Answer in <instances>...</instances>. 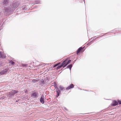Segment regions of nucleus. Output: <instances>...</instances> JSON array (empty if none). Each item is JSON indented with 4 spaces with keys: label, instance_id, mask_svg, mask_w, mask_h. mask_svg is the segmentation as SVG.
Returning a JSON list of instances; mask_svg holds the SVG:
<instances>
[{
    "label": "nucleus",
    "instance_id": "nucleus-20",
    "mask_svg": "<svg viewBox=\"0 0 121 121\" xmlns=\"http://www.w3.org/2000/svg\"><path fill=\"white\" fill-rule=\"evenodd\" d=\"M59 87L60 88V90H63L64 88L62 86H60Z\"/></svg>",
    "mask_w": 121,
    "mask_h": 121
},
{
    "label": "nucleus",
    "instance_id": "nucleus-17",
    "mask_svg": "<svg viewBox=\"0 0 121 121\" xmlns=\"http://www.w3.org/2000/svg\"><path fill=\"white\" fill-rule=\"evenodd\" d=\"M95 37H92L90 39H89L90 40H92L91 41V42H92V41H93L94 40H95L96 39L98 38V37H96L95 39H94V38H95Z\"/></svg>",
    "mask_w": 121,
    "mask_h": 121
},
{
    "label": "nucleus",
    "instance_id": "nucleus-18",
    "mask_svg": "<svg viewBox=\"0 0 121 121\" xmlns=\"http://www.w3.org/2000/svg\"><path fill=\"white\" fill-rule=\"evenodd\" d=\"M44 65L42 64H39L38 65V68H39V67H40H40H42Z\"/></svg>",
    "mask_w": 121,
    "mask_h": 121
},
{
    "label": "nucleus",
    "instance_id": "nucleus-8",
    "mask_svg": "<svg viewBox=\"0 0 121 121\" xmlns=\"http://www.w3.org/2000/svg\"><path fill=\"white\" fill-rule=\"evenodd\" d=\"M118 104V103L115 100L113 101L112 104V105L113 106H115L117 105Z\"/></svg>",
    "mask_w": 121,
    "mask_h": 121
},
{
    "label": "nucleus",
    "instance_id": "nucleus-9",
    "mask_svg": "<svg viewBox=\"0 0 121 121\" xmlns=\"http://www.w3.org/2000/svg\"><path fill=\"white\" fill-rule=\"evenodd\" d=\"M65 61L64 62H63L62 64H61V65L60 66H58L56 68V69L57 70H58L61 67H63V66H64V63L65 62Z\"/></svg>",
    "mask_w": 121,
    "mask_h": 121
},
{
    "label": "nucleus",
    "instance_id": "nucleus-19",
    "mask_svg": "<svg viewBox=\"0 0 121 121\" xmlns=\"http://www.w3.org/2000/svg\"><path fill=\"white\" fill-rule=\"evenodd\" d=\"M60 64V63H58L57 64H55V65H54L53 66V67L54 68V67H56V66H58V65Z\"/></svg>",
    "mask_w": 121,
    "mask_h": 121
},
{
    "label": "nucleus",
    "instance_id": "nucleus-12",
    "mask_svg": "<svg viewBox=\"0 0 121 121\" xmlns=\"http://www.w3.org/2000/svg\"><path fill=\"white\" fill-rule=\"evenodd\" d=\"M18 92V91L17 90L12 91L11 92L13 96H14V95L15 93H17Z\"/></svg>",
    "mask_w": 121,
    "mask_h": 121
},
{
    "label": "nucleus",
    "instance_id": "nucleus-6",
    "mask_svg": "<svg viewBox=\"0 0 121 121\" xmlns=\"http://www.w3.org/2000/svg\"><path fill=\"white\" fill-rule=\"evenodd\" d=\"M6 56L3 54V52H0V57L2 58H5Z\"/></svg>",
    "mask_w": 121,
    "mask_h": 121
},
{
    "label": "nucleus",
    "instance_id": "nucleus-21",
    "mask_svg": "<svg viewBox=\"0 0 121 121\" xmlns=\"http://www.w3.org/2000/svg\"><path fill=\"white\" fill-rule=\"evenodd\" d=\"M38 81V80L36 79H33L32 80V81L33 82H37Z\"/></svg>",
    "mask_w": 121,
    "mask_h": 121
},
{
    "label": "nucleus",
    "instance_id": "nucleus-27",
    "mask_svg": "<svg viewBox=\"0 0 121 121\" xmlns=\"http://www.w3.org/2000/svg\"><path fill=\"white\" fill-rule=\"evenodd\" d=\"M16 102H17V101H16Z\"/></svg>",
    "mask_w": 121,
    "mask_h": 121
},
{
    "label": "nucleus",
    "instance_id": "nucleus-10",
    "mask_svg": "<svg viewBox=\"0 0 121 121\" xmlns=\"http://www.w3.org/2000/svg\"><path fill=\"white\" fill-rule=\"evenodd\" d=\"M83 48H82V47H80L79 48L77 52V54H78Z\"/></svg>",
    "mask_w": 121,
    "mask_h": 121
},
{
    "label": "nucleus",
    "instance_id": "nucleus-24",
    "mask_svg": "<svg viewBox=\"0 0 121 121\" xmlns=\"http://www.w3.org/2000/svg\"><path fill=\"white\" fill-rule=\"evenodd\" d=\"M64 109L65 110H67V109L65 108H64Z\"/></svg>",
    "mask_w": 121,
    "mask_h": 121
},
{
    "label": "nucleus",
    "instance_id": "nucleus-4",
    "mask_svg": "<svg viewBox=\"0 0 121 121\" xmlns=\"http://www.w3.org/2000/svg\"><path fill=\"white\" fill-rule=\"evenodd\" d=\"M39 100L41 103L43 104L44 102V95H42L40 99Z\"/></svg>",
    "mask_w": 121,
    "mask_h": 121
},
{
    "label": "nucleus",
    "instance_id": "nucleus-1",
    "mask_svg": "<svg viewBox=\"0 0 121 121\" xmlns=\"http://www.w3.org/2000/svg\"><path fill=\"white\" fill-rule=\"evenodd\" d=\"M19 5V3L18 2L14 1L13 2L12 5V8L10 10L9 9V8L8 9L5 8L4 9L7 12L9 11H11V10H13L14 9L16 8H17Z\"/></svg>",
    "mask_w": 121,
    "mask_h": 121
},
{
    "label": "nucleus",
    "instance_id": "nucleus-14",
    "mask_svg": "<svg viewBox=\"0 0 121 121\" xmlns=\"http://www.w3.org/2000/svg\"><path fill=\"white\" fill-rule=\"evenodd\" d=\"M32 96L34 98H35L37 97V95L36 93H33L32 95Z\"/></svg>",
    "mask_w": 121,
    "mask_h": 121
},
{
    "label": "nucleus",
    "instance_id": "nucleus-7",
    "mask_svg": "<svg viewBox=\"0 0 121 121\" xmlns=\"http://www.w3.org/2000/svg\"><path fill=\"white\" fill-rule=\"evenodd\" d=\"M74 87V86L73 84H71L68 87H67L66 88V89L67 90H68L71 88H73Z\"/></svg>",
    "mask_w": 121,
    "mask_h": 121
},
{
    "label": "nucleus",
    "instance_id": "nucleus-25",
    "mask_svg": "<svg viewBox=\"0 0 121 121\" xmlns=\"http://www.w3.org/2000/svg\"><path fill=\"white\" fill-rule=\"evenodd\" d=\"M22 66H25V64H23Z\"/></svg>",
    "mask_w": 121,
    "mask_h": 121
},
{
    "label": "nucleus",
    "instance_id": "nucleus-5",
    "mask_svg": "<svg viewBox=\"0 0 121 121\" xmlns=\"http://www.w3.org/2000/svg\"><path fill=\"white\" fill-rule=\"evenodd\" d=\"M9 0H4L3 2V5L4 6L7 5L9 2Z\"/></svg>",
    "mask_w": 121,
    "mask_h": 121
},
{
    "label": "nucleus",
    "instance_id": "nucleus-23",
    "mask_svg": "<svg viewBox=\"0 0 121 121\" xmlns=\"http://www.w3.org/2000/svg\"><path fill=\"white\" fill-rule=\"evenodd\" d=\"M119 103L120 104H121V101H119Z\"/></svg>",
    "mask_w": 121,
    "mask_h": 121
},
{
    "label": "nucleus",
    "instance_id": "nucleus-15",
    "mask_svg": "<svg viewBox=\"0 0 121 121\" xmlns=\"http://www.w3.org/2000/svg\"><path fill=\"white\" fill-rule=\"evenodd\" d=\"M45 83V81L44 80H42L40 82V84L42 86H43Z\"/></svg>",
    "mask_w": 121,
    "mask_h": 121
},
{
    "label": "nucleus",
    "instance_id": "nucleus-22",
    "mask_svg": "<svg viewBox=\"0 0 121 121\" xmlns=\"http://www.w3.org/2000/svg\"><path fill=\"white\" fill-rule=\"evenodd\" d=\"M10 62L11 64H12L13 65H14V62L12 60L11 61H10Z\"/></svg>",
    "mask_w": 121,
    "mask_h": 121
},
{
    "label": "nucleus",
    "instance_id": "nucleus-13",
    "mask_svg": "<svg viewBox=\"0 0 121 121\" xmlns=\"http://www.w3.org/2000/svg\"><path fill=\"white\" fill-rule=\"evenodd\" d=\"M57 89H58V88H57ZM56 92L57 93V95L56 96V97H58L59 95V94L60 92V91L59 90H57L56 91Z\"/></svg>",
    "mask_w": 121,
    "mask_h": 121
},
{
    "label": "nucleus",
    "instance_id": "nucleus-26",
    "mask_svg": "<svg viewBox=\"0 0 121 121\" xmlns=\"http://www.w3.org/2000/svg\"><path fill=\"white\" fill-rule=\"evenodd\" d=\"M38 4H39V3H40V2H39L38 1Z\"/></svg>",
    "mask_w": 121,
    "mask_h": 121
},
{
    "label": "nucleus",
    "instance_id": "nucleus-2",
    "mask_svg": "<svg viewBox=\"0 0 121 121\" xmlns=\"http://www.w3.org/2000/svg\"><path fill=\"white\" fill-rule=\"evenodd\" d=\"M67 59H66L63 61V62H64L65 61V62L63 68H65L68 64H69L71 62V60H68L67 62H66L67 61Z\"/></svg>",
    "mask_w": 121,
    "mask_h": 121
},
{
    "label": "nucleus",
    "instance_id": "nucleus-11",
    "mask_svg": "<svg viewBox=\"0 0 121 121\" xmlns=\"http://www.w3.org/2000/svg\"><path fill=\"white\" fill-rule=\"evenodd\" d=\"M7 96L9 98H12V96H13L11 92L8 93H7Z\"/></svg>",
    "mask_w": 121,
    "mask_h": 121
},
{
    "label": "nucleus",
    "instance_id": "nucleus-3",
    "mask_svg": "<svg viewBox=\"0 0 121 121\" xmlns=\"http://www.w3.org/2000/svg\"><path fill=\"white\" fill-rule=\"evenodd\" d=\"M8 69L6 68L5 69L2 70L0 72V74L1 75H4L8 71Z\"/></svg>",
    "mask_w": 121,
    "mask_h": 121
},
{
    "label": "nucleus",
    "instance_id": "nucleus-16",
    "mask_svg": "<svg viewBox=\"0 0 121 121\" xmlns=\"http://www.w3.org/2000/svg\"><path fill=\"white\" fill-rule=\"evenodd\" d=\"M72 66V64L70 65H68L67 67V68H69V69L70 70H71V68Z\"/></svg>",
    "mask_w": 121,
    "mask_h": 121
}]
</instances>
